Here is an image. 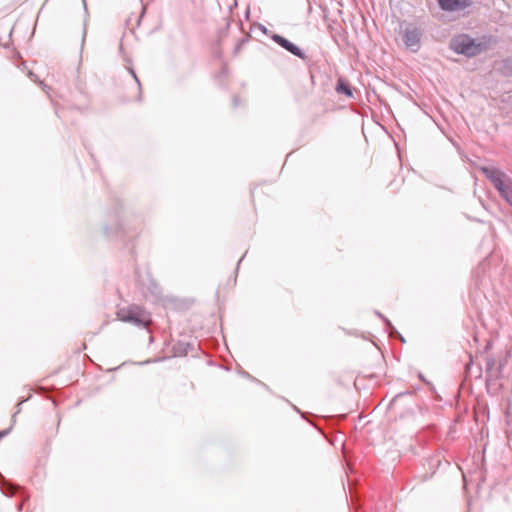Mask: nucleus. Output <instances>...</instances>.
<instances>
[{
  "label": "nucleus",
  "instance_id": "1",
  "mask_svg": "<svg viewBox=\"0 0 512 512\" xmlns=\"http://www.w3.org/2000/svg\"><path fill=\"white\" fill-rule=\"evenodd\" d=\"M449 47L457 54L475 57L489 48L485 40H475L468 34H458L450 40Z\"/></svg>",
  "mask_w": 512,
  "mask_h": 512
},
{
  "label": "nucleus",
  "instance_id": "2",
  "mask_svg": "<svg viewBox=\"0 0 512 512\" xmlns=\"http://www.w3.org/2000/svg\"><path fill=\"white\" fill-rule=\"evenodd\" d=\"M117 318L122 322L130 323L139 328H146L151 323L150 313L136 304L119 308Z\"/></svg>",
  "mask_w": 512,
  "mask_h": 512
},
{
  "label": "nucleus",
  "instance_id": "3",
  "mask_svg": "<svg viewBox=\"0 0 512 512\" xmlns=\"http://www.w3.org/2000/svg\"><path fill=\"white\" fill-rule=\"evenodd\" d=\"M480 171L491 182L493 187L500 193L508 186H512V178L494 166H484Z\"/></svg>",
  "mask_w": 512,
  "mask_h": 512
},
{
  "label": "nucleus",
  "instance_id": "4",
  "mask_svg": "<svg viewBox=\"0 0 512 512\" xmlns=\"http://www.w3.org/2000/svg\"><path fill=\"white\" fill-rule=\"evenodd\" d=\"M423 31L413 24L407 25L402 31V41L411 52H418L421 47Z\"/></svg>",
  "mask_w": 512,
  "mask_h": 512
},
{
  "label": "nucleus",
  "instance_id": "5",
  "mask_svg": "<svg viewBox=\"0 0 512 512\" xmlns=\"http://www.w3.org/2000/svg\"><path fill=\"white\" fill-rule=\"evenodd\" d=\"M271 39L277 43L279 46H281L283 49L290 52L292 55L297 56L301 59H305V55L302 52V50L295 45L294 43L290 42L285 37L279 35V34H272Z\"/></svg>",
  "mask_w": 512,
  "mask_h": 512
},
{
  "label": "nucleus",
  "instance_id": "6",
  "mask_svg": "<svg viewBox=\"0 0 512 512\" xmlns=\"http://www.w3.org/2000/svg\"><path fill=\"white\" fill-rule=\"evenodd\" d=\"M439 7L443 11L458 12L468 8L472 0H437Z\"/></svg>",
  "mask_w": 512,
  "mask_h": 512
},
{
  "label": "nucleus",
  "instance_id": "7",
  "mask_svg": "<svg viewBox=\"0 0 512 512\" xmlns=\"http://www.w3.org/2000/svg\"><path fill=\"white\" fill-rule=\"evenodd\" d=\"M335 90L339 94H344L347 97H353V91L350 84L343 78H339L337 80Z\"/></svg>",
  "mask_w": 512,
  "mask_h": 512
},
{
  "label": "nucleus",
  "instance_id": "8",
  "mask_svg": "<svg viewBox=\"0 0 512 512\" xmlns=\"http://www.w3.org/2000/svg\"><path fill=\"white\" fill-rule=\"evenodd\" d=\"M498 70L504 76H512V57L502 60Z\"/></svg>",
  "mask_w": 512,
  "mask_h": 512
},
{
  "label": "nucleus",
  "instance_id": "9",
  "mask_svg": "<svg viewBox=\"0 0 512 512\" xmlns=\"http://www.w3.org/2000/svg\"><path fill=\"white\" fill-rule=\"evenodd\" d=\"M384 322L385 324L387 325V327L390 329V334L393 335V334H397L398 337L400 338V340L402 342H404V338L396 331V329L393 327V325L391 324V322L385 318L381 313L377 312L376 313Z\"/></svg>",
  "mask_w": 512,
  "mask_h": 512
},
{
  "label": "nucleus",
  "instance_id": "10",
  "mask_svg": "<svg viewBox=\"0 0 512 512\" xmlns=\"http://www.w3.org/2000/svg\"><path fill=\"white\" fill-rule=\"evenodd\" d=\"M500 196L510 205L512 206V185L506 187L503 193H500Z\"/></svg>",
  "mask_w": 512,
  "mask_h": 512
},
{
  "label": "nucleus",
  "instance_id": "11",
  "mask_svg": "<svg viewBox=\"0 0 512 512\" xmlns=\"http://www.w3.org/2000/svg\"><path fill=\"white\" fill-rule=\"evenodd\" d=\"M0 489H1L3 494H5L7 496H10V495H13L16 492L17 487H15L12 484H2Z\"/></svg>",
  "mask_w": 512,
  "mask_h": 512
},
{
  "label": "nucleus",
  "instance_id": "12",
  "mask_svg": "<svg viewBox=\"0 0 512 512\" xmlns=\"http://www.w3.org/2000/svg\"><path fill=\"white\" fill-rule=\"evenodd\" d=\"M22 403H23V401H21V402H19L17 404V410H16V412L12 416V423L13 424L16 422V415L20 412V410H21L20 406H21Z\"/></svg>",
  "mask_w": 512,
  "mask_h": 512
},
{
  "label": "nucleus",
  "instance_id": "13",
  "mask_svg": "<svg viewBox=\"0 0 512 512\" xmlns=\"http://www.w3.org/2000/svg\"><path fill=\"white\" fill-rule=\"evenodd\" d=\"M11 427L0 432V439L10 433Z\"/></svg>",
  "mask_w": 512,
  "mask_h": 512
},
{
  "label": "nucleus",
  "instance_id": "14",
  "mask_svg": "<svg viewBox=\"0 0 512 512\" xmlns=\"http://www.w3.org/2000/svg\"><path fill=\"white\" fill-rule=\"evenodd\" d=\"M130 73L132 74L133 78L137 82L138 86H140V81H139L138 77L136 76L135 72L132 69H130Z\"/></svg>",
  "mask_w": 512,
  "mask_h": 512
},
{
  "label": "nucleus",
  "instance_id": "15",
  "mask_svg": "<svg viewBox=\"0 0 512 512\" xmlns=\"http://www.w3.org/2000/svg\"><path fill=\"white\" fill-rule=\"evenodd\" d=\"M261 30L265 33V34H268V31H267V28L263 25H261Z\"/></svg>",
  "mask_w": 512,
  "mask_h": 512
},
{
  "label": "nucleus",
  "instance_id": "16",
  "mask_svg": "<svg viewBox=\"0 0 512 512\" xmlns=\"http://www.w3.org/2000/svg\"><path fill=\"white\" fill-rule=\"evenodd\" d=\"M233 103H234V105H235V106H237V105H238V98H237V97H235V98L233 99Z\"/></svg>",
  "mask_w": 512,
  "mask_h": 512
},
{
  "label": "nucleus",
  "instance_id": "17",
  "mask_svg": "<svg viewBox=\"0 0 512 512\" xmlns=\"http://www.w3.org/2000/svg\"><path fill=\"white\" fill-rule=\"evenodd\" d=\"M22 503L18 504V510L20 511L22 509Z\"/></svg>",
  "mask_w": 512,
  "mask_h": 512
}]
</instances>
